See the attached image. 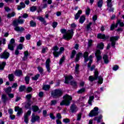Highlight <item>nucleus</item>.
I'll return each instance as SVG.
<instances>
[{"label": "nucleus", "instance_id": "a18cd8bd", "mask_svg": "<svg viewBox=\"0 0 124 124\" xmlns=\"http://www.w3.org/2000/svg\"><path fill=\"white\" fill-rule=\"evenodd\" d=\"M98 84H100V85H101V84L103 83V78H102V77H101V76H100L98 78Z\"/></svg>", "mask_w": 124, "mask_h": 124}, {"label": "nucleus", "instance_id": "7ed1b4c3", "mask_svg": "<svg viewBox=\"0 0 124 124\" xmlns=\"http://www.w3.org/2000/svg\"><path fill=\"white\" fill-rule=\"evenodd\" d=\"M63 100L60 103L61 106H69L72 100V96L69 95L68 94H65L63 97Z\"/></svg>", "mask_w": 124, "mask_h": 124}, {"label": "nucleus", "instance_id": "37998d69", "mask_svg": "<svg viewBox=\"0 0 124 124\" xmlns=\"http://www.w3.org/2000/svg\"><path fill=\"white\" fill-rule=\"evenodd\" d=\"M65 60V56L63 55L60 60L59 61V64H62V63L64 62Z\"/></svg>", "mask_w": 124, "mask_h": 124}, {"label": "nucleus", "instance_id": "0eeeda50", "mask_svg": "<svg viewBox=\"0 0 124 124\" xmlns=\"http://www.w3.org/2000/svg\"><path fill=\"white\" fill-rule=\"evenodd\" d=\"M99 75V72L98 71L95 70V71L94 72V77L93 76H89L88 78L89 81L90 82H93V81H95L98 79V75Z\"/></svg>", "mask_w": 124, "mask_h": 124}, {"label": "nucleus", "instance_id": "dca6fc26", "mask_svg": "<svg viewBox=\"0 0 124 124\" xmlns=\"http://www.w3.org/2000/svg\"><path fill=\"white\" fill-rule=\"evenodd\" d=\"M70 85L73 87V89H77L78 88V83L74 80H71Z\"/></svg>", "mask_w": 124, "mask_h": 124}, {"label": "nucleus", "instance_id": "e433bc0d", "mask_svg": "<svg viewBox=\"0 0 124 124\" xmlns=\"http://www.w3.org/2000/svg\"><path fill=\"white\" fill-rule=\"evenodd\" d=\"M86 92V88H82L77 91V93H78V94H81Z\"/></svg>", "mask_w": 124, "mask_h": 124}, {"label": "nucleus", "instance_id": "2eb2a0df", "mask_svg": "<svg viewBox=\"0 0 124 124\" xmlns=\"http://www.w3.org/2000/svg\"><path fill=\"white\" fill-rule=\"evenodd\" d=\"M70 80H73V77L72 75L65 76L64 84H69V81Z\"/></svg>", "mask_w": 124, "mask_h": 124}, {"label": "nucleus", "instance_id": "49530a36", "mask_svg": "<svg viewBox=\"0 0 124 124\" xmlns=\"http://www.w3.org/2000/svg\"><path fill=\"white\" fill-rule=\"evenodd\" d=\"M26 90V92L27 93H31V92H32V87H31V86L28 87Z\"/></svg>", "mask_w": 124, "mask_h": 124}, {"label": "nucleus", "instance_id": "9d476101", "mask_svg": "<svg viewBox=\"0 0 124 124\" xmlns=\"http://www.w3.org/2000/svg\"><path fill=\"white\" fill-rule=\"evenodd\" d=\"M97 38L99 39H103L104 40H107L110 38L109 35H106L105 34L99 33L97 35Z\"/></svg>", "mask_w": 124, "mask_h": 124}, {"label": "nucleus", "instance_id": "a878e982", "mask_svg": "<svg viewBox=\"0 0 124 124\" xmlns=\"http://www.w3.org/2000/svg\"><path fill=\"white\" fill-rule=\"evenodd\" d=\"M1 99L3 100V103H5L6 101L8 100L7 95H6V94H3L1 96Z\"/></svg>", "mask_w": 124, "mask_h": 124}, {"label": "nucleus", "instance_id": "ea45409f", "mask_svg": "<svg viewBox=\"0 0 124 124\" xmlns=\"http://www.w3.org/2000/svg\"><path fill=\"white\" fill-rule=\"evenodd\" d=\"M96 62L98 63L100 61H101L102 60V56L101 55H96Z\"/></svg>", "mask_w": 124, "mask_h": 124}, {"label": "nucleus", "instance_id": "4d7b16f0", "mask_svg": "<svg viewBox=\"0 0 124 124\" xmlns=\"http://www.w3.org/2000/svg\"><path fill=\"white\" fill-rule=\"evenodd\" d=\"M16 49H17V50H22L23 49V44H19L17 46Z\"/></svg>", "mask_w": 124, "mask_h": 124}, {"label": "nucleus", "instance_id": "bf43d9fd", "mask_svg": "<svg viewBox=\"0 0 124 124\" xmlns=\"http://www.w3.org/2000/svg\"><path fill=\"white\" fill-rule=\"evenodd\" d=\"M18 84L17 83H14L11 87L12 89H17Z\"/></svg>", "mask_w": 124, "mask_h": 124}, {"label": "nucleus", "instance_id": "79ce46f5", "mask_svg": "<svg viewBox=\"0 0 124 124\" xmlns=\"http://www.w3.org/2000/svg\"><path fill=\"white\" fill-rule=\"evenodd\" d=\"M37 69L39 73H40V74H43V72L44 71V69H43V68H42V67L39 66L37 67Z\"/></svg>", "mask_w": 124, "mask_h": 124}, {"label": "nucleus", "instance_id": "bb28decb", "mask_svg": "<svg viewBox=\"0 0 124 124\" xmlns=\"http://www.w3.org/2000/svg\"><path fill=\"white\" fill-rule=\"evenodd\" d=\"M118 28V25L116 24L115 23H113L111 25L110 27V31H114V30H115V29Z\"/></svg>", "mask_w": 124, "mask_h": 124}, {"label": "nucleus", "instance_id": "864d4df0", "mask_svg": "<svg viewBox=\"0 0 124 124\" xmlns=\"http://www.w3.org/2000/svg\"><path fill=\"white\" fill-rule=\"evenodd\" d=\"M92 25H93L92 22H89V23L87 25L86 29L87 31H90V30L92 29V28H91V26H92Z\"/></svg>", "mask_w": 124, "mask_h": 124}, {"label": "nucleus", "instance_id": "c9c22d12", "mask_svg": "<svg viewBox=\"0 0 124 124\" xmlns=\"http://www.w3.org/2000/svg\"><path fill=\"white\" fill-rule=\"evenodd\" d=\"M97 5L99 8H101V7H102V5H103V0H99Z\"/></svg>", "mask_w": 124, "mask_h": 124}, {"label": "nucleus", "instance_id": "5fc2aeb1", "mask_svg": "<svg viewBox=\"0 0 124 124\" xmlns=\"http://www.w3.org/2000/svg\"><path fill=\"white\" fill-rule=\"evenodd\" d=\"M63 123H64V124H69L70 120L68 118H64L63 119Z\"/></svg>", "mask_w": 124, "mask_h": 124}, {"label": "nucleus", "instance_id": "c756f323", "mask_svg": "<svg viewBox=\"0 0 124 124\" xmlns=\"http://www.w3.org/2000/svg\"><path fill=\"white\" fill-rule=\"evenodd\" d=\"M120 38V37L118 36H112L110 37V41H118L119 40V39Z\"/></svg>", "mask_w": 124, "mask_h": 124}, {"label": "nucleus", "instance_id": "b1692460", "mask_svg": "<svg viewBox=\"0 0 124 124\" xmlns=\"http://www.w3.org/2000/svg\"><path fill=\"white\" fill-rule=\"evenodd\" d=\"M85 21H86V16L84 15L81 16L79 18V23L82 24Z\"/></svg>", "mask_w": 124, "mask_h": 124}, {"label": "nucleus", "instance_id": "a19ab883", "mask_svg": "<svg viewBox=\"0 0 124 124\" xmlns=\"http://www.w3.org/2000/svg\"><path fill=\"white\" fill-rule=\"evenodd\" d=\"M30 27L32 28L36 27V22L33 21V20L30 21Z\"/></svg>", "mask_w": 124, "mask_h": 124}, {"label": "nucleus", "instance_id": "1a4fd4ad", "mask_svg": "<svg viewBox=\"0 0 124 124\" xmlns=\"http://www.w3.org/2000/svg\"><path fill=\"white\" fill-rule=\"evenodd\" d=\"M9 57H10V53L7 52V49H5L3 53L0 55V58L1 59H4V60H7Z\"/></svg>", "mask_w": 124, "mask_h": 124}, {"label": "nucleus", "instance_id": "8fccbe9b", "mask_svg": "<svg viewBox=\"0 0 124 124\" xmlns=\"http://www.w3.org/2000/svg\"><path fill=\"white\" fill-rule=\"evenodd\" d=\"M90 13H91V9L89 7H88L86 10L85 14L86 15H87V16H89Z\"/></svg>", "mask_w": 124, "mask_h": 124}, {"label": "nucleus", "instance_id": "473e14b6", "mask_svg": "<svg viewBox=\"0 0 124 124\" xmlns=\"http://www.w3.org/2000/svg\"><path fill=\"white\" fill-rule=\"evenodd\" d=\"M31 102L27 101L25 105V108L26 109H31Z\"/></svg>", "mask_w": 124, "mask_h": 124}, {"label": "nucleus", "instance_id": "39448f33", "mask_svg": "<svg viewBox=\"0 0 124 124\" xmlns=\"http://www.w3.org/2000/svg\"><path fill=\"white\" fill-rule=\"evenodd\" d=\"M88 58L89 57V52L85 51L83 54L82 52H79L76 55V58L75 59V62H78L80 61V59L81 58Z\"/></svg>", "mask_w": 124, "mask_h": 124}, {"label": "nucleus", "instance_id": "0e129e2a", "mask_svg": "<svg viewBox=\"0 0 124 124\" xmlns=\"http://www.w3.org/2000/svg\"><path fill=\"white\" fill-rule=\"evenodd\" d=\"M23 113V109L22 108H20V109L19 110H18L17 113V116H20L21 114Z\"/></svg>", "mask_w": 124, "mask_h": 124}, {"label": "nucleus", "instance_id": "2f4dec72", "mask_svg": "<svg viewBox=\"0 0 124 124\" xmlns=\"http://www.w3.org/2000/svg\"><path fill=\"white\" fill-rule=\"evenodd\" d=\"M5 92L7 94H8L9 93H10L11 92H12V88L11 87L9 86L8 88L4 89Z\"/></svg>", "mask_w": 124, "mask_h": 124}, {"label": "nucleus", "instance_id": "ddd939ff", "mask_svg": "<svg viewBox=\"0 0 124 124\" xmlns=\"http://www.w3.org/2000/svg\"><path fill=\"white\" fill-rule=\"evenodd\" d=\"M39 120H40V117L38 115H35L34 113H32V118L31 120V123L32 124H34L35 122H39Z\"/></svg>", "mask_w": 124, "mask_h": 124}, {"label": "nucleus", "instance_id": "aec40b11", "mask_svg": "<svg viewBox=\"0 0 124 124\" xmlns=\"http://www.w3.org/2000/svg\"><path fill=\"white\" fill-rule=\"evenodd\" d=\"M93 99H94V96L92 95L89 96V99L88 100V103L89 105H93Z\"/></svg>", "mask_w": 124, "mask_h": 124}, {"label": "nucleus", "instance_id": "412c9836", "mask_svg": "<svg viewBox=\"0 0 124 124\" xmlns=\"http://www.w3.org/2000/svg\"><path fill=\"white\" fill-rule=\"evenodd\" d=\"M8 78L10 82H12L14 81V78H15V76L13 74H10L8 75Z\"/></svg>", "mask_w": 124, "mask_h": 124}, {"label": "nucleus", "instance_id": "7c9ffc66", "mask_svg": "<svg viewBox=\"0 0 124 124\" xmlns=\"http://www.w3.org/2000/svg\"><path fill=\"white\" fill-rule=\"evenodd\" d=\"M6 65V62H3L1 64H0V70H4V67Z\"/></svg>", "mask_w": 124, "mask_h": 124}, {"label": "nucleus", "instance_id": "c03bdc74", "mask_svg": "<svg viewBox=\"0 0 124 124\" xmlns=\"http://www.w3.org/2000/svg\"><path fill=\"white\" fill-rule=\"evenodd\" d=\"M40 77V74H38L34 76V77H32V80H34V81H36L38 79V78Z\"/></svg>", "mask_w": 124, "mask_h": 124}, {"label": "nucleus", "instance_id": "6e6d98bb", "mask_svg": "<svg viewBox=\"0 0 124 124\" xmlns=\"http://www.w3.org/2000/svg\"><path fill=\"white\" fill-rule=\"evenodd\" d=\"M120 68V67L118 65H114V66L112 68V70H114V71H117L118 69Z\"/></svg>", "mask_w": 124, "mask_h": 124}, {"label": "nucleus", "instance_id": "20e7f679", "mask_svg": "<svg viewBox=\"0 0 124 124\" xmlns=\"http://www.w3.org/2000/svg\"><path fill=\"white\" fill-rule=\"evenodd\" d=\"M63 94V91L62 89H56L54 91H52L51 93V96L53 98H60L62 97Z\"/></svg>", "mask_w": 124, "mask_h": 124}, {"label": "nucleus", "instance_id": "4be33fe9", "mask_svg": "<svg viewBox=\"0 0 124 124\" xmlns=\"http://www.w3.org/2000/svg\"><path fill=\"white\" fill-rule=\"evenodd\" d=\"M27 89V87L25 85H20L19 87L18 91L19 93H23L25 92V90Z\"/></svg>", "mask_w": 124, "mask_h": 124}, {"label": "nucleus", "instance_id": "cd10ccee", "mask_svg": "<svg viewBox=\"0 0 124 124\" xmlns=\"http://www.w3.org/2000/svg\"><path fill=\"white\" fill-rule=\"evenodd\" d=\"M51 88V85L48 84H45L43 87V90L44 91H49Z\"/></svg>", "mask_w": 124, "mask_h": 124}, {"label": "nucleus", "instance_id": "f3484780", "mask_svg": "<svg viewBox=\"0 0 124 124\" xmlns=\"http://www.w3.org/2000/svg\"><path fill=\"white\" fill-rule=\"evenodd\" d=\"M15 75L18 77L20 76H22V75H23V71L20 69L16 70V71H15Z\"/></svg>", "mask_w": 124, "mask_h": 124}, {"label": "nucleus", "instance_id": "c85d7f7f", "mask_svg": "<svg viewBox=\"0 0 124 124\" xmlns=\"http://www.w3.org/2000/svg\"><path fill=\"white\" fill-rule=\"evenodd\" d=\"M37 19L39 20V21H40L41 23H43L44 25H45V24H46V20H45V19L43 17L39 16L37 17Z\"/></svg>", "mask_w": 124, "mask_h": 124}, {"label": "nucleus", "instance_id": "f8f14e48", "mask_svg": "<svg viewBox=\"0 0 124 124\" xmlns=\"http://www.w3.org/2000/svg\"><path fill=\"white\" fill-rule=\"evenodd\" d=\"M70 110L73 114L77 113V111H78V107H77L75 104H72L70 106Z\"/></svg>", "mask_w": 124, "mask_h": 124}, {"label": "nucleus", "instance_id": "f704fd0d", "mask_svg": "<svg viewBox=\"0 0 124 124\" xmlns=\"http://www.w3.org/2000/svg\"><path fill=\"white\" fill-rule=\"evenodd\" d=\"M77 53V52H76V50H75V49L73 50L70 56V59H74V58H75V55H76Z\"/></svg>", "mask_w": 124, "mask_h": 124}, {"label": "nucleus", "instance_id": "338daca9", "mask_svg": "<svg viewBox=\"0 0 124 124\" xmlns=\"http://www.w3.org/2000/svg\"><path fill=\"white\" fill-rule=\"evenodd\" d=\"M59 52L62 54V52H64V47L61 46L60 48Z\"/></svg>", "mask_w": 124, "mask_h": 124}, {"label": "nucleus", "instance_id": "13d9d810", "mask_svg": "<svg viewBox=\"0 0 124 124\" xmlns=\"http://www.w3.org/2000/svg\"><path fill=\"white\" fill-rule=\"evenodd\" d=\"M24 117L25 124H29V117L27 116V115H24Z\"/></svg>", "mask_w": 124, "mask_h": 124}, {"label": "nucleus", "instance_id": "de8ad7c7", "mask_svg": "<svg viewBox=\"0 0 124 124\" xmlns=\"http://www.w3.org/2000/svg\"><path fill=\"white\" fill-rule=\"evenodd\" d=\"M37 9V8H36V7L34 6H32L30 7V11H31V12H34V11H36Z\"/></svg>", "mask_w": 124, "mask_h": 124}, {"label": "nucleus", "instance_id": "423d86ee", "mask_svg": "<svg viewBox=\"0 0 124 124\" xmlns=\"http://www.w3.org/2000/svg\"><path fill=\"white\" fill-rule=\"evenodd\" d=\"M59 47L58 46H55L52 48L50 49L51 52L52 51H53V56L54 58H59L60 57V55H62L59 51Z\"/></svg>", "mask_w": 124, "mask_h": 124}, {"label": "nucleus", "instance_id": "72a5a7b5", "mask_svg": "<svg viewBox=\"0 0 124 124\" xmlns=\"http://www.w3.org/2000/svg\"><path fill=\"white\" fill-rule=\"evenodd\" d=\"M32 97V94H27L25 96V98L27 99V101H29V102H31V99Z\"/></svg>", "mask_w": 124, "mask_h": 124}, {"label": "nucleus", "instance_id": "a211bd4d", "mask_svg": "<svg viewBox=\"0 0 124 124\" xmlns=\"http://www.w3.org/2000/svg\"><path fill=\"white\" fill-rule=\"evenodd\" d=\"M103 60L106 64L109 63V59H108V55L107 54H104L103 56Z\"/></svg>", "mask_w": 124, "mask_h": 124}, {"label": "nucleus", "instance_id": "393cba45", "mask_svg": "<svg viewBox=\"0 0 124 124\" xmlns=\"http://www.w3.org/2000/svg\"><path fill=\"white\" fill-rule=\"evenodd\" d=\"M102 115H100L98 117H95L93 119V121H97V123H100L101 122V119H102Z\"/></svg>", "mask_w": 124, "mask_h": 124}, {"label": "nucleus", "instance_id": "9b49d317", "mask_svg": "<svg viewBox=\"0 0 124 124\" xmlns=\"http://www.w3.org/2000/svg\"><path fill=\"white\" fill-rule=\"evenodd\" d=\"M50 62H51V60L50 59H46V68L48 73H51V67H50Z\"/></svg>", "mask_w": 124, "mask_h": 124}, {"label": "nucleus", "instance_id": "603ef678", "mask_svg": "<svg viewBox=\"0 0 124 124\" xmlns=\"http://www.w3.org/2000/svg\"><path fill=\"white\" fill-rule=\"evenodd\" d=\"M25 81L27 85L29 84V83H30V77H29L28 76L25 77Z\"/></svg>", "mask_w": 124, "mask_h": 124}, {"label": "nucleus", "instance_id": "f257e3e1", "mask_svg": "<svg viewBox=\"0 0 124 124\" xmlns=\"http://www.w3.org/2000/svg\"><path fill=\"white\" fill-rule=\"evenodd\" d=\"M60 31L62 34H64L62 38L65 40H70V39H72V37H73V35H74V30L73 29L68 30V32L65 29H61Z\"/></svg>", "mask_w": 124, "mask_h": 124}, {"label": "nucleus", "instance_id": "4c0bfd02", "mask_svg": "<svg viewBox=\"0 0 124 124\" xmlns=\"http://www.w3.org/2000/svg\"><path fill=\"white\" fill-rule=\"evenodd\" d=\"M15 47V46H14V45H12L11 44H9L8 45V49L9 50H10V51H14Z\"/></svg>", "mask_w": 124, "mask_h": 124}, {"label": "nucleus", "instance_id": "09e8293b", "mask_svg": "<svg viewBox=\"0 0 124 124\" xmlns=\"http://www.w3.org/2000/svg\"><path fill=\"white\" fill-rule=\"evenodd\" d=\"M57 103H58V101L56 100H52L51 101L50 105L51 106H53L56 105Z\"/></svg>", "mask_w": 124, "mask_h": 124}, {"label": "nucleus", "instance_id": "5701e85b", "mask_svg": "<svg viewBox=\"0 0 124 124\" xmlns=\"http://www.w3.org/2000/svg\"><path fill=\"white\" fill-rule=\"evenodd\" d=\"M116 24L118 26L119 25L120 27H121L122 28L124 27V22H122V20L121 19H117L116 21Z\"/></svg>", "mask_w": 124, "mask_h": 124}, {"label": "nucleus", "instance_id": "58836bf2", "mask_svg": "<svg viewBox=\"0 0 124 124\" xmlns=\"http://www.w3.org/2000/svg\"><path fill=\"white\" fill-rule=\"evenodd\" d=\"M16 15V13H15L14 12H13L12 13H9L7 15V17L8 19H10L11 17H14Z\"/></svg>", "mask_w": 124, "mask_h": 124}, {"label": "nucleus", "instance_id": "6e6552de", "mask_svg": "<svg viewBox=\"0 0 124 124\" xmlns=\"http://www.w3.org/2000/svg\"><path fill=\"white\" fill-rule=\"evenodd\" d=\"M98 107H95L92 109L89 114V117H95L98 115Z\"/></svg>", "mask_w": 124, "mask_h": 124}, {"label": "nucleus", "instance_id": "774afa93", "mask_svg": "<svg viewBox=\"0 0 124 124\" xmlns=\"http://www.w3.org/2000/svg\"><path fill=\"white\" fill-rule=\"evenodd\" d=\"M56 118L58 119V120H61L62 119V114L60 113H58L56 115Z\"/></svg>", "mask_w": 124, "mask_h": 124}, {"label": "nucleus", "instance_id": "e2e57ef3", "mask_svg": "<svg viewBox=\"0 0 124 124\" xmlns=\"http://www.w3.org/2000/svg\"><path fill=\"white\" fill-rule=\"evenodd\" d=\"M101 55V52H100V50L99 49H97L96 50V52L95 53V56H98V55Z\"/></svg>", "mask_w": 124, "mask_h": 124}, {"label": "nucleus", "instance_id": "f03ea898", "mask_svg": "<svg viewBox=\"0 0 124 124\" xmlns=\"http://www.w3.org/2000/svg\"><path fill=\"white\" fill-rule=\"evenodd\" d=\"M25 22V20L21 19H18L16 20H15L13 21V25L14 27H15L14 28V30L16 31H20V32H23L24 31H25V28L23 27H20L18 26H19V24L20 25H23L24 22Z\"/></svg>", "mask_w": 124, "mask_h": 124}, {"label": "nucleus", "instance_id": "052dcab7", "mask_svg": "<svg viewBox=\"0 0 124 124\" xmlns=\"http://www.w3.org/2000/svg\"><path fill=\"white\" fill-rule=\"evenodd\" d=\"M92 46H93V40L90 39L88 41V47H92Z\"/></svg>", "mask_w": 124, "mask_h": 124}, {"label": "nucleus", "instance_id": "4468645a", "mask_svg": "<svg viewBox=\"0 0 124 124\" xmlns=\"http://www.w3.org/2000/svg\"><path fill=\"white\" fill-rule=\"evenodd\" d=\"M32 110L34 113H36V112H38V114H40V113H41V110L39 109L38 106H32Z\"/></svg>", "mask_w": 124, "mask_h": 124}, {"label": "nucleus", "instance_id": "6ab92c4d", "mask_svg": "<svg viewBox=\"0 0 124 124\" xmlns=\"http://www.w3.org/2000/svg\"><path fill=\"white\" fill-rule=\"evenodd\" d=\"M97 48L100 49V50H103L104 49V43L103 42H101L97 44Z\"/></svg>", "mask_w": 124, "mask_h": 124}, {"label": "nucleus", "instance_id": "680f3d73", "mask_svg": "<svg viewBox=\"0 0 124 124\" xmlns=\"http://www.w3.org/2000/svg\"><path fill=\"white\" fill-rule=\"evenodd\" d=\"M57 26H58V22L54 21L52 23V27L53 29H56L57 28Z\"/></svg>", "mask_w": 124, "mask_h": 124}, {"label": "nucleus", "instance_id": "3c124183", "mask_svg": "<svg viewBox=\"0 0 124 124\" xmlns=\"http://www.w3.org/2000/svg\"><path fill=\"white\" fill-rule=\"evenodd\" d=\"M79 67H80V65H79V64H76L75 68V72H77V73L79 72Z\"/></svg>", "mask_w": 124, "mask_h": 124}, {"label": "nucleus", "instance_id": "69168bd1", "mask_svg": "<svg viewBox=\"0 0 124 124\" xmlns=\"http://www.w3.org/2000/svg\"><path fill=\"white\" fill-rule=\"evenodd\" d=\"M31 111L29 110L26 113L24 114V116H27V117H29V116H31Z\"/></svg>", "mask_w": 124, "mask_h": 124}]
</instances>
